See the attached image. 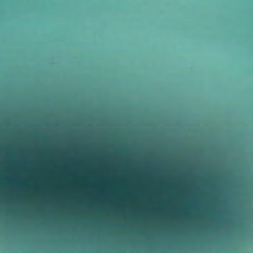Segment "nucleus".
Wrapping results in <instances>:
<instances>
[{"instance_id": "2", "label": "nucleus", "mask_w": 253, "mask_h": 253, "mask_svg": "<svg viewBox=\"0 0 253 253\" xmlns=\"http://www.w3.org/2000/svg\"><path fill=\"white\" fill-rule=\"evenodd\" d=\"M163 193L165 195H170V193H169V191L168 190H165L163 191Z\"/></svg>"}, {"instance_id": "1", "label": "nucleus", "mask_w": 253, "mask_h": 253, "mask_svg": "<svg viewBox=\"0 0 253 253\" xmlns=\"http://www.w3.org/2000/svg\"><path fill=\"white\" fill-rule=\"evenodd\" d=\"M174 196L180 198H194L205 197V195L199 192L177 193Z\"/></svg>"}, {"instance_id": "3", "label": "nucleus", "mask_w": 253, "mask_h": 253, "mask_svg": "<svg viewBox=\"0 0 253 253\" xmlns=\"http://www.w3.org/2000/svg\"><path fill=\"white\" fill-rule=\"evenodd\" d=\"M214 195L216 197H219L220 196V194L218 193H215Z\"/></svg>"}]
</instances>
